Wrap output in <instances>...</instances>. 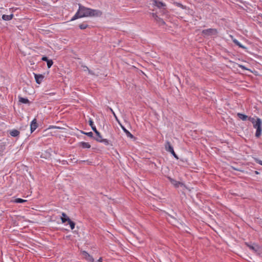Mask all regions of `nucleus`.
<instances>
[{
	"instance_id": "f257e3e1",
	"label": "nucleus",
	"mask_w": 262,
	"mask_h": 262,
	"mask_svg": "<svg viewBox=\"0 0 262 262\" xmlns=\"http://www.w3.org/2000/svg\"><path fill=\"white\" fill-rule=\"evenodd\" d=\"M102 14V12L100 10L92 9L85 7L81 4H79L78 10L74 16L71 19V21L85 17L100 16Z\"/></svg>"
},
{
	"instance_id": "f8f14e48",
	"label": "nucleus",
	"mask_w": 262,
	"mask_h": 262,
	"mask_svg": "<svg viewBox=\"0 0 262 262\" xmlns=\"http://www.w3.org/2000/svg\"><path fill=\"white\" fill-rule=\"evenodd\" d=\"M94 132L96 135V137L94 138V139L97 141L99 142V141L102 139L100 133L97 130L96 128H94Z\"/></svg>"
},
{
	"instance_id": "393cba45",
	"label": "nucleus",
	"mask_w": 262,
	"mask_h": 262,
	"mask_svg": "<svg viewBox=\"0 0 262 262\" xmlns=\"http://www.w3.org/2000/svg\"><path fill=\"white\" fill-rule=\"evenodd\" d=\"M6 144L5 143H0V152H3L5 149Z\"/></svg>"
},
{
	"instance_id": "6e6552de",
	"label": "nucleus",
	"mask_w": 262,
	"mask_h": 262,
	"mask_svg": "<svg viewBox=\"0 0 262 262\" xmlns=\"http://www.w3.org/2000/svg\"><path fill=\"white\" fill-rule=\"evenodd\" d=\"M38 127V123L37 120L34 118L31 122L30 124V130L31 133H33Z\"/></svg>"
},
{
	"instance_id": "c85d7f7f",
	"label": "nucleus",
	"mask_w": 262,
	"mask_h": 262,
	"mask_svg": "<svg viewBox=\"0 0 262 262\" xmlns=\"http://www.w3.org/2000/svg\"><path fill=\"white\" fill-rule=\"evenodd\" d=\"M238 67L240 68H241L243 70H249V69L248 68H247L246 67H245L243 65H242V64H238Z\"/></svg>"
},
{
	"instance_id": "0eeeda50",
	"label": "nucleus",
	"mask_w": 262,
	"mask_h": 262,
	"mask_svg": "<svg viewBox=\"0 0 262 262\" xmlns=\"http://www.w3.org/2000/svg\"><path fill=\"white\" fill-rule=\"evenodd\" d=\"M35 79V81L37 84H40L45 78L42 74H37L33 73Z\"/></svg>"
},
{
	"instance_id": "9b49d317",
	"label": "nucleus",
	"mask_w": 262,
	"mask_h": 262,
	"mask_svg": "<svg viewBox=\"0 0 262 262\" xmlns=\"http://www.w3.org/2000/svg\"><path fill=\"white\" fill-rule=\"evenodd\" d=\"M151 1L153 2L154 5H155L156 7H157L159 8H163V7L166 6V5L162 2L158 1V0H151Z\"/></svg>"
},
{
	"instance_id": "cd10ccee",
	"label": "nucleus",
	"mask_w": 262,
	"mask_h": 262,
	"mask_svg": "<svg viewBox=\"0 0 262 262\" xmlns=\"http://www.w3.org/2000/svg\"><path fill=\"white\" fill-rule=\"evenodd\" d=\"M82 134H84V135H86V136H88V137H93V133L92 132H88V133H85V132H81Z\"/></svg>"
},
{
	"instance_id": "2eb2a0df",
	"label": "nucleus",
	"mask_w": 262,
	"mask_h": 262,
	"mask_svg": "<svg viewBox=\"0 0 262 262\" xmlns=\"http://www.w3.org/2000/svg\"><path fill=\"white\" fill-rule=\"evenodd\" d=\"M61 221L63 223H66V222H69L71 219L69 217V216L64 212L62 213V216L61 217Z\"/></svg>"
},
{
	"instance_id": "e433bc0d",
	"label": "nucleus",
	"mask_w": 262,
	"mask_h": 262,
	"mask_svg": "<svg viewBox=\"0 0 262 262\" xmlns=\"http://www.w3.org/2000/svg\"><path fill=\"white\" fill-rule=\"evenodd\" d=\"M255 173L256 174H258V173H259V172H258V171H255Z\"/></svg>"
},
{
	"instance_id": "7c9ffc66",
	"label": "nucleus",
	"mask_w": 262,
	"mask_h": 262,
	"mask_svg": "<svg viewBox=\"0 0 262 262\" xmlns=\"http://www.w3.org/2000/svg\"><path fill=\"white\" fill-rule=\"evenodd\" d=\"M85 161H86L88 162V165H92V162H89L88 160H86V161H84V160L81 161L80 162V163H83V162H84Z\"/></svg>"
},
{
	"instance_id": "b1692460",
	"label": "nucleus",
	"mask_w": 262,
	"mask_h": 262,
	"mask_svg": "<svg viewBox=\"0 0 262 262\" xmlns=\"http://www.w3.org/2000/svg\"><path fill=\"white\" fill-rule=\"evenodd\" d=\"M89 124L91 126L92 130L94 131V128H96V126L94 124V122L91 119H90L89 121Z\"/></svg>"
},
{
	"instance_id": "423d86ee",
	"label": "nucleus",
	"mask_w": 262,
	"mask_h": 262,
	"mask_svg": "<svg viewBox=\"0 0 262 262\" xmlns=\"http://www.w3.org/2000/svg\"><path fill=\"white\" fill-rule=\"evenodd\" d=\"M245 245L249 248L250 250L253 251L254 252H256L258 251L259 249V247L258 245L253 243V244H250L248 243H245Z\"/></svg>"
},
{
	"instance_id": "412c9836",
	"label": "nucleus",
	"mask_w": 262,
	"mask_h": 262,
	"mask_svg": "<svg viewBox=\"0 0 262 262\" xmlns=\"http://www.w3.org/2000/svg\"><path fill=\"white\" fill-rule=\"evenodd\" d=\"M79 27L80 29L84 30L88 27V25L86 23H83L82 24H80L79 25Z\"/></svg>"
},
{
	"instance_id": "a211bd4d",
	"label": "nucleus",
	"mask_w": 262,
	"mask_h": 262,
	"mask_svg": "<svg viewBox=\"0 0 262 262\" xmlns=\"http://www.w3.org/2000/svg\"><path fill=\"white\" fill-rule=\"evenodd\" d=\"M19 101L22 103L27 104L29 103V100L26 98H23L19 96Z\"/></svg>"
},
{
	"instance_id": "ddd939ff",
	"label": "nucleus",
	"mask_w": 262,
	"mask_h": 262,
	"mask_svg": "<svg viewBox=\"0 0 262 262\" xmlns=\"http://www.w3.org/2000/svg\"><path fill=\"white\" fill-rule=\"evenodd\" d=\"M20 132L17 129H14L10 131L9 134L14 137H17L19 135Z\"/></svg>"
},
{
	"instance_id": "2f4dec72",
	"label": "nucleus",
	"mask_w": 262,
	"mask_h": 262,
	"mask_svg": "<svg viewBox=\"0 0 262 262\" xmlns=\"http://www.w3.org/2000/svg\"><path fill=\"white\" fill-rule=\"evenodd\" d=\"M49 128H60V127L56 126H50Z\"/></svg>"
},
{
	"instance_id": "c9c22d12",
	"label": "nucleus",
	"mask_w": 262,
	"mask_h": 262,
	"mask_svg": "<svg viewBox=\"0 0 262 262\" xmlns=\"http://www.w3.org/2000/svg\"><path fill=\"white\" fill-rule=\"evenodd\" d=\"M161 21L163 24H165L164 21L162 19H161Z\"/></svg>"
},
{
	"instance_id": "72a5a7b5",
	"label": "nucleus",
	"mask_w": 262,
	"mask_h": 262,
	"mask_svg": "<svg viewBox=\"0 0 262 262\" xmlns=\"http://www.w3.org/2000/svg\"><path fill=\"white\" fill-rule=\"evenodd\" d=\"M97 262H102V257H100L99 259L97 260Z\"/></svg>"
},
{
	"instance_id": "a878e982",
	"label": "nucleus",
	"mask_w": 262,
	"mask_h": 262,
	"mask_svg": "<svg viewBox=\"0 0 262 262\" xmlns=\"http://www.w3.org/2000/svg\"><path fill=\"white\" fill-rule=\"evenodd\" d=\"M47 67L49 69L53 65V61L52 59H49L47 62Z\"/></svg>"
},
{
	"instance_id": "4468645a",
	"label": "nucleus",
	"mask_w": 262,
	"mask_h": 262,
	"mask_svg": "<svg viewBox=\"0 0 262 262\" xmlns=\"http://www.w3.org/2000/svg\"><path fill=\"white\" fill-rule=\"evenodd\" d=\"M13 17L14 15L13 14H11L10 15L4 14L2 15V18L4 20L7 21L11 20Z\"/></svg>"
},
{
	"instance_id": "4c0bfd02",
	"label": "nucleus",
	"mask_w": 262,
	"mask_h": 262,
	"mask_svg": "<svg viewBox=\"0 0 262 262\" xmlns=\"http://www.w3.org/2000/svg\"><path fill=\"white\" fill-rule=\"evenodd\" d=\"M153 16H156V17H158L157 15L154 13H153Z\"/></svg>"
},
{
	"instance_id": "473e14b6",
	"label": "nucleus",
	"mask_w": 262,
	"mask_h": 262,
	"mask_svg": "<svg viewBox=\"0 0 262 262\" xmlns=\"http://www.w3.org/2000/svg\"><path fill=\"white\" fill-rule=\"evenodd\" d=\"M256 162L258 163L259 164L262 165V161L260 160H257Z\"/></svg>"
},
{
	"instance_id": "20e7f679",
	"label": "nucleus",
	"mask_w": 262,
	"mask_h": 262,
	"mask_svg": "<svg viewBox=\"0 0 262 262\" xmlns=\"http://www.w3.org/2000/svg\"><path fill=\"white\" fill-rule=\"evenodd\" d=\"M165 149H166V151L171 153L175 158H176L177 159H179L178 156L175 153V152L173 150V147L172 146V145H171L169 141H167L166 143Z\"/></svg>"
},
{
	"instance_id": "9d476101",
	"label": "nucleus",
	"mask_w": 262,
	"mask_h": 262,
	"mask_svg": "<svg viewBox=\"0 0 262 262\" xmlns=\"http://www.w3.org/2000/svg\"><path fill=\"white\" fill-rule=\"evenodd\" d=\"M121 128L123 130V132L125 133L127 137H129L131 139L135 138V137L127 130L126 128L123 126L120 122L119 123Z\"/></svg>"
},
{
	"instance_id": "dca6fc26",
	"label": "nucleus",
	"mask_w": 262,
	"mask_h": 262,
	"mask_svg": "<svg viewBox=\"0 0 262 262\" xmlns=\"http://www.w3.org/2000/svg\"><path fill=\"white\" fill-rule=\"evenodd\" d=\"M79 145L83 148H90L91 145L88 142H81L79 143Z\"/></svg>"
},
{
	"instance_id": "4be33fe9",
	"label": "nucleus",
	"mask_w": 262,
	"mask_h": 262,
	"mask_svg": "<svg viewBox=\"0 0 262 262\" xmlns=\"http://www.w3.org/2000/svg\"><path fill=\"white\" fill-rule=\"evenodd\" d=\"M99 142H101V143H104L105 145H108L110 144V141L108 140L107 139H102L101 140H100L99 141Z\"/></svg>"
},
{
	"instance_id": "58836bf2",
	"label": "nucleus",
	"mask_w": 262,
	"mask_h": 262,
	"mask_svg": "<svg viewBox=\"0 0 262 262\" xmlns=\"http://www.w3.org/2000/svg\"><path fill=\"white\" fill-rule=\"evenodd\" d=\"M232 168L233 169H234V170H237V169H236V168H234V167H232Z\"/></svg>"
},
{
	"instance_id": "f3484780",
	"label": "nucleus",
	"mask_w": 262,
	"mask_h": 262,
	"mask_svg": "<svg viewBox=\"0 0 262 262\" xmlns=\"http://www.w3.org/2000/svg\"><path fill=\"white\" fill-rule=\"evenodd\" d=\"M232 41L234 42V43L235 45H236V46H237L238 47L244 49H246V47H245L244 46L242 45L237 39H233L232 40Z\"/></svg>"
},
{
	"instance_id": "f03ea898",
	"label": "nucleus",
	"mask_w": 262,
	"mask_h": 262,
	"mask_svg": "<svg viewBox=\"0 0 262 262\" xmlns=\"http://www.w3.org/2000/svg\"><path fill=\"white\" fill-rule=\"evenodd\" d=\"M248 120L253 124V127L256 129L255 136L259 138L262 132V121L261 119L257 118L256 119L253 117H249Z\"/></svg>"
},
{
	"instance_id": "f704fd0d",
	"label": "nucleus",
	"mask_w": 262,
	"mask_h": 262,
	"mask_svg": "<svg viewBox=\"0 0 262 262\" xmlns=\"http://www.w3.org/2000/svg\"><path fill=\"white\" fill-rule=\"evenodd\" d=\"M88 71H89V73L91 74H94V73L92 72V71H91L90 70L88 69Z\"/></svg>"
},
{
	"instance_id": "5701e85b",
	"label": "nucleus",
	"mask_w": 262,
	"mask_h": 262,
	"mask_svg": "<svg viewBox=\"0 0 262 262\" xmlns=\"http://www.w3.org/2000/svg\"><path fill=\"white\" fill-rule=\"evenodd\" d=\"M68 222L71 227V229L72 230L74 229L75 228V223L73 221H71V220H69V222Z\"/></svg>"
},
{
	"instance_id": "7ed1b4c3",
	"label": "nucleus",
	"mask_w": 262,
	"mask_h": 262,
	"mask_svg": "<svg viewBox=\"0 0 262 262\" xmlns=\"http://www.w3.org/2000/svg\"><path fill=\"white\" fill-rule=\"evenodd\" d=\"M217 29L214 28L205 29L202 31V35L204 37L215 36L217 35Z\"/></svg>"
},
{
	"instance_id": "1a4fd4ad",
	"label": "nucleus",
	"mask_w": 262,
	"mask_h": 262,
	"mask_svg": "<svg viewBox=\"0 0 262 262\" xmlns=\"http://www.w3.org/2000/svg\"><path fill=\"white\" fill-rule=\"evenodd\" d=\"M82 255L84 256L85 259L89 262H94V259L93 256L89 254L87 252L83 251Z\"/></svg>"
},
{
	"instance_id": "c756f323",
	"label": "nucleus",
	"mask_w": 262,
	"mask_h": 262,
	"mask_svg": "<svg viewBox=\"0 0 262 262\" xmlns=\"http://www.w3.org/2000/svg\"><path fill=\"white\" fill-rule=\"evenodd\" d=\"M49 59H48V57L46 56H43L42 58H41V60L42 61H46L47 62V61L49 60Z\"/></svg>"
},
{
	"instance_id": "aec40b11",
	"label": "nucleus",
	"mask_w": 262,
	"mask_h": 262,
	"mask_svg": "<svg viewBox=\"0 0 262 262\" xmlns=\"http://www.w3.org/2000/svg\"><path fill=\"white\" fill-rule=\"evenodd\" d=\"M14 202L16 203H24L26 202L27 200L22 199L21 198H17L14 200Z\"/></svg>"
},
{
	"instance_id": "bb28decb",
	"label": "nucleus",
	"mask_w": 262,
	"mask_h": 262,
	"mask_svg": "<svg viewBox=\"0 0 262 262\" xmlns=\"http://www.w3.org/2000/svg\"><path fill=\"white\" fill-rule=\"evenodd\" d=\"M108 109L111 111V112L112 113V114H113V115H114V116L115 117V119H116V121H117L118 123H119V121L118 119L117 118V116H116V114H115V112H114V111L112 110V108H111V107H108Z\"/></svg>"
},
{
	"instance_id": "6ab92c4d",
	"label": "nucleus",
	"mask_w": 262,
	"mask_h": 262,
	"mask_svg": "<svg viewBox=\"0 0 262 262\" xmlns=\"http://www.w3.org/2000/svg\"><path fill=\"white\" fill-rule=\"evenodd\" d=\"M237 115L239 118H240L241 120L243 121H245L248 119V116L245 114L237 113Z\"/></svg>"
},
{
	"instance_id": "39448f33",
	"label": "nucleus",
	"mask_w": 262,
	"mask_h": 262,
	"mask_svg": "<svg viewBox=\"0 0 262 262\" xmlns=\"http://www.w3.org/2000/svg\"><path fill=\"white\" fill-rule=\"evenodd\" d=\"M167 178L168 179V180L170 181V182L176 187L178 188L180 186H182L183 185V183L178 181L172 178H171L170 177L167 176Z\"/></svg>"
}]
</instances>
